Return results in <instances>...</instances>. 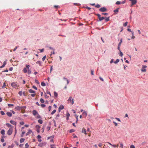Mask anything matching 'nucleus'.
<instances>
[{"mask_svg": "<svg viewBox=\"0 0 148 148\" xmlns=\"http://www.w3.org/2000/svg\"><path fill=\"white\" fill-rule=\"evenodd\" d=\"M130 1H131L132 5L135 4L137 3L136 0H131Z\"/></svg>", "mask_w": 148, "mask_h": 148, "instance_id": "8", "label": "nucleus"}, {"mask_svg": "<svg viewBox=\"0 0 148 148\" xmlns=\"http://www.w3.org/2000/svg\"><path fill=\"white\" fill-rule=\"evenodd\" d=\"M51 106H50L49 107L48 109H49V111H50L51 110Z\"/></svg>", "mask_w": 148, "mask_h": 148, "instance_id": "60", "label": "nucleus"}, {"mask_svg": "<svg viewBox=\"0 0 148 148\" xmlns=\"http://www.w3.org/2000/svg\"><path fill=\"white\" fill-rule=\"evenodd\" d=\"M11 85L12 86L15 88H16L19 86L17 84L16 82H12L11 84Z\"/></svg>", "mask_w": 148, "mask_h": 148, "instance_id": "1", "label": "nucleus"}, {"mask_svg": "<svg viewBox=\"0 0 148 148\" xmlns=\"http://www.w3.org/2000/svg\"><path fill=\"white\" fill-rule=\"evenodd\" d=\"M25 132H23L22 133V134H21V137H23V135L25 134Z\"/></svg>", "mask_w": 148, "mask_h": 148, "instance_id": "39", "label": "nucleus"}, {"mask_svg": "<svg viewBox=\"0 0 148 148\" xmlns=\"http://www.w3.org/2000/svg\"><path fill=\"white\" fill-rule=\"evenodd\" d=\"M127 30L128 31L130 32H131L132 33V31H131V29H129V28H128L127 29Z\"/></svg>", "mask_w": 148, "mask_h": 148, "instance_id": "63", "label": "nucleus"}, {"mask_svg": "<svg viewBox=\"0 0 148 148\" xmlns=\"http://www.w3.org/2000/svg\"><path fill=\"white\" fill-rule=\"evenodd\" d=\"M26 68L27 69V70H28V69H29L30 66L29 65H26Z\"/></svg>", "mask_w": 148, "mask_h": 148, "instance_id": "40", "label": "nucleus"}, {"mask_svg": "<svg viewBox=\"0 0 148 148\" xmlns=\"http://www.w3.org/2000/svg\"><path fill=\"white\" fill-rule=\"evenodd\" d=\"M113 123L114 124L115 126H117L118 125V124L116 123L114 121L113 122Z\"/></svg>", "mask_w": 148, "mask_h": 148, "instance_id": "52", "label": "nucleus"}, {"mask_svg": "<svg viewBox=\"0 0 148 148\" xmlns=\"http://www.w3.org/2000/svg\"><path fill=\"white\" fill-rule=\"evenodd\" d=\"M51 148H56L54 145H51Z\"/></svg>", "mask_w": 148, "mask_h": 148, "instance_id": "23", "label": "nucleus"}, {"mask_svg": "<svg viewBox=\"0 0 148 148\" xmlns=\"http://www.w3.org/2000/svg\"><path fill=\"white\" fill-rule=\"evenodd\" d=\"M83 116H85V117H86L87 116V113L85 111H84L82 113Z\"/></svg>", "mask_w": 148, "mask_h": 148, "instance_id": "12", "label": "nucleus"}, {"mask_svg": "<svg viewBox=\"0 0 148 148\" xmlns=\"http://www.w3.org/2000/svg\"><path fill=\"white\" fill-rule=\"evenodd\" d=\"M46 58V56H44L43 58H42V60L43 61H44L45 60Z\"/></svg>", "mask_w": 148, "mask_h": 148, "instance_id": "44", "label": "nucleus"}, {"mask_svg": "<svg viewBox=\"0 0 148 148\" xmlns=\"http://www.w3.org/2000/svg\"><path fill=\"white\" fill-rule=\"evenodd\" d=\"M64 108V107L62 105H61L59 107V108H58V110H59V112H60L61 110L63 109Z\"/></svg>", "mask_w": 148, "mask_h": 148, "instance_id": "7", "label": "nucleus"}, {"mask_svg": "<svg viewBox=\"0 0 148 148\" xmlns=\"http://www.w3.org/2000/svg\"><path fill=\"white\" fill-rule=\"evenodd\" d=\"M121 2H120V1H117L116 2V4H117V5H119L120 4H121Z\"/></svg>", "mask_w": 148, "mask_h": 148, "instance_id": "34", "label": "nucleus"}, {"mask_svg": "<svg viewBox=\"0 0 148 148\" xmlns=\"http://www.w3.org/2000/svg\"><path fill=\"white\" fill-rule=\"evenodd\" d=\"M56 112V110H53L52 112H51V114H54Z\"/></svg>", "mask_w": 148, "mask_h": 148, "instance_id": "28", "label": "nucleus"}, {"mask_svg": "<svg viewBox=\"0 0 148 148\" xmlns=\"http://www.w3.org/2000/svg\"><path fill=\"white\" fill-rule=\"evenodd\" d=\"M1 141L3 143L4 142V140L3 138H2L1 139Z\"/></svg>", "mask_w": 148, "mask_h": 148, "instance_id": "64", "label": "nucleus"}, {"mask_svg": "<svg viewBox=\"0 0 148 148\" xmlns=\"http://www.w3.org/2000/svg\"><path fill=\"white\" fill-rule=\"evenodd\" d=\"M68 101H70V102H71V104H73L74 103V102L73 101V99H72V97H70L69 98V99L68 100Z\"/></svg>", "mask_w": 148, "mask_h": 148, "instance_id": "5", "label": "nucleus"}, {"mask_svg": "<svg viewBox=\"0 0 148 148\" xmlns=\"http://www.w3.org/2000/svg\"><path fill=\"white\" fill-rule=\"evenodd\" d=\"M96 15L99 18L101 17V15L99 14H97Z\"/></svg>", "mask_w": 148, "mask_h": 148, "instance_id": "49", "label": "nucleus"}, {"mask_svg": "<svg viewBox=\"0 0 148 148\" xmlns=\"http://www.w3.org/2000/svg\"><path fill=\"white\" fill-rule=\"evenodd\" d=\"M147 67V66L146 65H143L142 69H141V71L143 72H145L146 71L145 68Z\"/></svg>", "mask_w": 148, "mask_h": 148, "instance_id": "4", "label": "nucleus"}, {"mask_svg": "<svg viewBox=\"0 0 148 148\" xmlns=\"http://www.w3.org/2000/svg\"><path fill=\"white\" fill-rule=\"evenodd\" d=\"M6 64V62L5 61L4 62L3 64V65H2V66H0V68H2L4 67L5 66V65Z\"/></svg>", "mask_w": 148, "mask_h": 148, "instance_id": "13", "label": "nucleus"}, {"mask_svg": "<svg viewBox=\"0 0 148 148\" xmlns=\"http://www.w3.org/2000/svg\"><path fill=\"white\" fill-rule=\"evenodd\" d=\"M22 92L21 91H20L18 92V94L20 96H21L22 95Z\"/></svg>", "mask_w": 148, "mask_h": 148, "instance_id": "47", "label": "nucleus"}, {"mask_svg": "<svg viewBox=\"0 0 148 148\" xmlns=\"http://www.w3.org/2000/svg\"><path fill=\"white\" fill-rule=\"evenodd\" d=\"M8 106L9 107L12 106H14V105L11 104H8Z\"/></svg>", "mask_w": 148, "mask_h": 148, "instance_id": "45", "label": "nucleus"}, {"mask_svg": "<svg viewBox=\"0 0 148 148\" xmlns=\"http://www.w3.org/2000/svg\"><path fill=\"white\" fill-rule=\"evenodd\" d=\"M50 129V127L49 126H47V131H49Z\"/></svg>", "mask_w": 148, "mask_h": 148, "instance_id": "46", "label": "nucleus"}, {"mask_svg": "<svg viewBox=\"0 0 148 148\" xmlns=\"http://www.w3.org/2000/svg\"><path fill=\"white\" fill-rule=\"evenodd\" d=\"M35 117L37 119L40 118V116L38 114H37L35 116Z\"/></svg>", "mask_w": 148, "mask_h": 148, "instance_id": "21", "label": "nucleus"}, {"mask_svg": "<svg viewBox=\"0 0 148 148\" xmlns=\"http://www.w3.org/2000/svg\"><path fill=\"white\" fill-rule=\"evenodd\" d=\"M33 115L35 116L37 114H38V113L35 110H34L32 112Z\"/></svg>", "mask_w": 148, "mask_h": 148, "instance_id": "6", "label": "nucleus"}, {"mask_svg": "<svg viewBox=\"0 0 148 148\" xmlns=\"http://www.w3.org/2000/svg\"><path fill=\"white\" fill-rule=\"evenodd\" d=\"M15 109H16L17 110H20L21 109V107H19V106H18V107H16V108H15Z\"/></svg>", "mask_w": 148, "mask_h": 148, "instance_id": "43", "label": "nucleus"}, {"mask_svg": "<svg viewBox=\"0 0 148 148\" xmlns=\"http://www.w3.org/2000/svg\"><path fill=\"white\" fill-rule=\"evenodd\" d=\"M37 138L38 139H40V138L41 137V136L40 135H38L37 136Z\"/></svg>", "mask_w": 148, "mask_h": 148, "instance_id": "58", "label": "nucleus"}, {"mask_svg": "<svg viewBox=\"0 0 148 148\" xmlns=\"http://www.w3.org/2000/svg\"><path fill=\"white\" fill-rule=\"evenodd\" d=\"M1 134L3 135H4L5 134V130H1Z\"/></svg>", "mask_w": 148, "mask_h": 148, "instance_id": "19", "label": "nucleus"}, {"mask_svg": "<svg viewBox=\"0 0 148 148\" xmlns=\"http://www.w3.org/2000/svg\"><path fill=\"white\" fill-rule=\"evenodd\" d=\"M13 132V129L12 128H10L8 131L7 134L9 135H10Z\"/></svg>", "mask_w": 148, "mask_h": 148, "instance_id": "2", "label": "nucleus"}, {"mask_svg": "<svg viewBox=\"0 0 148 148\" xmlns=\"http://www.w3.org/2000/svg\"><path fill=\"white\" fill-rule=\"evenodd\" d=\"M54 95L56 97H57L58 96L57 93L55 91L54 92Z\"/></svg>", "mask_w": 148, "mask_h": 148, "instance_id": "33", "label": "nucleus"}, {"mask_svg": "<svg viewBox=\"0 0 148 148\" xmlns=\"http://www.w3.org/2000/svg\"><path fill=\"white\" fill-rule=\"evenodd\" d=\"M25 148H28L29 146L28 143H26L25 145Z\"/></svg>", "mask_w": 148, "mask_h": 148, "instance_id": "32", "label": "nucleus"}, {"mask_svg": "<svg viewBox=\"0 0 148 148\" xmlns=\"http://www.w3.org/2000/svg\"><path fill=\"white\" fill-rule=\"evenodd\" d=\"M119 59H117L116 60V61L114 62V63L115 64H116L118 62H119Z\"/></svg>", "mask_w": 148, "mask_h": 148, "instance_id": "27", "label": "nucleus"}, {"mask_svg": "<svg viewBox=\"0 0 148 148\" xmlns=\"http://www.w3.org/2000/svg\"><path fill=\"white\" fill-rule=\"evenodd\" d=\"M35 82L36 83L38 84H40V83L38 82V81L37 80H36V79H35Z\"/></svg>", "mask_w": 148, "mask_h": 148, "instance_id": "35", "label": "nucleus"}, {"mask_svg": "<svg viewBox=\"0 0 148 148\" xmlns=\"http://www.w3.org/2000/svg\"><path fill=\"white\" fill-rule=\"evenodd\" d=\"M31 133H33L32 131L31 130H29V131L26 133V136L29 135Z\"/></svg>", "mask_w": 148, "mask_h": 148, "instance_id": "9", "label": "nucleus"}, {"mask_svg": "<svg viewBox=\"0 0 148 148\" xmlns=\"http://www.w3.org/2000/svg\"><path fill=\"white\" fill-rule=\"evenodd\" d=\"M29 92L30 93H34L35 92L33 90L30 89L29 90Z\"/></svg>", "mask_w": 148, "mask_h": 148, "instance_id": "16", "label": "nucleus"}, {"mask_svg": "<svg viewBox=\"0 0 148 148\" xmlns=\"http://www.w3.org/2000/svg\"><path fill=\"white\" fill-rule=\"evenodd\" d=\"M115 119H116V120H118L119 122H120L121 121L120 120V119L119 118H116H116H115Z\"/></svg>", "mask_w": 148, "mask_h": 148, "instance_id": "54", "label": "nucleus"}, {"mask_svg": "<svg viewBox=\"0 0 148 148\" xmlns=\"http://www.w3.org/2000/svg\"><path fill=\"white\" fill-rule=\"evenodd\" d=\"M119 143L120 144V145H121L120 147L121 148H123V144H122V143Z\"/></svg>", "mask_w": 148, "mask_h": 148, "instance_id": "50", "label": "nucleus"}, {"mask_svg": "<svg viewBox=\"0 0 148 148\" xmlns=\"http://www.w3.org/2000/svg\"><path fill=\"white\" fill-rule=\"evenodd\" d=\"M36 63L39 64L40 65H41V62L40 61H38L36 62Z\"/></svg>", "mask_w": 148, "mask_h": 148, "instance_id": "41", "label": "nucleus"}, {"mask_svg": "<svg viewBox=\"0 0 148 148\" xmlns=\"http://www.w3.org/2000/svg\"><path fill=\"white\" fill-rule=\"evenodd\" d=\"M105 18L103 17H100V18H99V21H101L102 20H103L104 19H105Z\"/></svg>", "mask_w": 148, "mask_h": 148, "instance_id": "18", "label": "nucleus"}, {"mask_svg": "<svg viewBox=\"0 0 148 148\" xmlns=\"http://www.w3.org/2000/svg\"><path fill=\"white\" fill-rule=\"evenodd\" d=\"M45 145V143H42L39 144L38 145V146L40 147H43V146H44V145Z\"/></svg>", "mask_w": 148, "mask_h": 148, "instance_id": "11", "label": "nucleus"}, {"mask_svg": "<svg viewBox=\"0 0 148 148\" xmlns=\"http://www.w3.org/2000/svg\"><path fill=\"white\" fill-rule=\"evenodd\" d=\"M27 68H24V69H23V71L24 72V73H26L27 72Z\"/></svg>", "mask_w": 148, "mask_h": 148, "instance_id": "22", "label": "nucleus"}, {"mask_svg": "<svg viewBox=\"0 0 148 148\" xmlns=\"http://www.w3.org/2000/svg\"><path fill=\"white\" fill-rule=\"evenodd\" d=\"M120 51V53L119 54V55L120 56H122L123 55V53L121 51Z\"/></svg>", "mask_w": 148, "mask_h": 148, "instance_id": "59", "label": "nucleus"}, {"mask_svg": "<svg viewBox=\"0 0 148 148\" xmlns=\"http://www.w3.org/2000/svg\"><path fill=\"white\" fill-rule=\"evenodd\" d=\"M105 18V21L106 22H107L108 21H109L110 20V19H109V17H108V18Z\"/></svg>", "mask_w": 148, "mask_h": 148, "instance_id": "31", "label": "nucleus"}, {"mask_svg": "<svg viewBox=\"0 0 148 148\" xmlns=\"http://www.w3.org/2000/svg\"><path fill=\"white\" fill-rule=\"evenodd\" d=\"M38 122L39 123H40L41 124H42L43 123L41 119H39L38 121Z\"/></svg>", "mask_w": 148, "mask_h": 148, "instance_id": "20", "label": "nucleus"}, {"mask_svg": "<svg viewBox=\"0 0 148 148\" xmlns=\"http://www.w3.org/2000/svg\"><path fill=\"white\" fill-rule=\"evenodd\" d=\"M91 74L92 75H94V73H93L94 71H93V70H91Z\"/></svg>", "mask_w": 148, "mask_h": 148, "instance_id": "53", "label": "nucleus"}, {"mask_svg": "<svg viewBox=\"0 0 148 148\" xmlns=\"http://www.w3.org/2000/svg\"><path fill=\"white\" fill-rule=\"evenodd\" d=\"M36 95V94H31V96H32L33 97H34Z\"/></svg>", "mask_w": 148, "mask_h": 148, "instance_id": "55", "label": "nucleus"}, {"mask_svg": "<svg viewBox=\"0 0 148 148\" xmlns=\"http://www.w3.org/2000/svg\"><path fill=\"white\" fill-rule=\"evenodd\" d=\"M25 139L23 138H21L20 140V142L21 143H22L24 142L25 141Z\"/></svg>", "mask_w": 148, "mask_h": 148, "instance_id": "17", "label": "nucleus"}, {"mask_svg": "<svg viewBox=\"0 0 148 148\" xmlns=\"http://www.w3.org/2000/svg\"><path fill=\"white\" fill-rule=\"evenodd\" d=\"M127 22H126L124 24V26H127Z\"/></svg>", "mask_w": 148, "mask_h": 148, "instance_id": "61", "label": "nucleus"}, {"mask_svg": "<svg viewBox=\"0 0 148 148\" xmlns=\"http://www.w3.org/2000/svg\"><path fill=\"white\" fill-rule=\"evenodd\" d=\"M27 72L28 74L29 75L31 74V71L29 69H28V70H27Z\"/></svg>", "mask_w": 148, "mask_h": 148, "instance_id": "24", "label": "nucleus"}, {"mask_svg": "<svg viewBox=\"0 0 148 148\" xmlns=\"http://www.w3.org/2000/svg\"><path fill=\"white\" fill-rule=\"evenodd\" d=\"M36 127L37 129L38 128H40V126L38 125H36Z\"/></svg>", "mask_w": 148, "mask_h": 148, "instance_id": "62", "label": "nucleus"}, {"mask_svg": "<svg viewBox=\"0 0 148 148\" xmlns=\"http://www.w3.org/2000/svg\"><path fill=\"white\" fill-rule=\"evenodd\" d=\"M45 105L44 104H42L41 106L42 108H44L45 106Z\"/></svg>", "mask_w": 148, "mask_h": 148, "instance_id": "48", "label": "nucleus"}, {"mask_svg": "<svg viewBox=\"0 0 148 148\" xmlns=\"http://www.w3.org/2000/svg\"><path fill=\"white\" fill-rule=\"evenodd\" d=\"M132 38L134 39L135 38V36H134V32H132Z\"/></svg>", "mask_w": 148, "mask_h": 148, "instance_id": "38", "label": "nucleus"}, {"mask_svg": "<svg viewBox=\"0 0 148 148\" xmlns=\"http://www.w3.org/2000/svg\"><path fill=\"white\" fill-rule=\"evenodd\" d=\"M130 148H135V146L133 145H131L130 146Z\"/></svg>", "mask_w": 148, "mask_h": 148, "instance_id": "51", "label": "nucleus"}, {"mask_svg": "<svg viewBox=\"0 0 148 148\" xmlns=\"http://www.w3.org/2000/svg\"><path fill=\"white\" fill-rule=\"evenodd\" d=\"M99 11L101 12H106L107 11V9L105 7H103L101 8L99 10Z\"/></svg>", "mask_w": 148, "mask_h": 148, "instance_id": "3", "label": "nucleus"}, {"mask_svg": "<svg viewBox=\"0 0 148 148\" xmlns=\"http://www.w3.org/2000/svg\"><path fill=\"white\" fill-rule=\"evenodd\" d=\"M20 124L22 125H23L24 124V122L22 121V122H20Z\"/></svg>", "mask_w": 148, "mask_h": 148, "instance_id": "56", "label": "nucleus"}, {"mask_svg": "<svg viewBox=\"0 0 148 148\" xmlns=\"http://www.w3.org/2000/svg\"><path fill=\"white\" fill-rule=\"evenodd\" d=\"M119 8H117L116 10H114V12L115 13L116 12L117 13L119 11Z\"/></svg>", "mask_w": 148, "mask_h": 148, "instance_id": "25", "label": "nucleus"}, {"mask_svg": "<svg viewBox=\"0 0 148 148\" xmlns=\"http://www.w3.org/2000/svg\"><path fill=\"white\" fill-rule=\"evenodd\" d=\"M41 85L43 86H46L45 84L43 82H42L41 83Z\"/></svg>", "mask_w": 148, "mask_h": 148, "instance_id": "26", "label": "nucleus"}, {"mask_svg": "<svg viewBox=\"0 0 148 148\" xmlns=\"http://www.w3.org/2000/svg\"><path fill=\"white\" fill-rule=\"evenodd\" d=\"M6 114L9 117L11 116L12 115V113L10 112H7Z\"/></svg>", "mask_w": 148, "mask_h": 148, "instance_id": "15", "label": "nucleus"}, {"mask_svg": "<svg viewBox=\"0 0 148 148\" xmlns=\"http://www.w3.org/2000/svg\"><path fill=\"white\" fill-rule=\"evenodd\" d=\"M0 113L2 115H3L5 114V113H4V112L3 111H1Z\"/></svg>", "mask_w": 148, "mask_h": 148, "instance_id": "37", "label": "nucleus"}, {"mask_svg": "<svg viewBox=\"0 0 148 148\" xmlns=\"http://www.w3.org/2000/svg\"><path fill=\"white\" fill-rule=\"evenodd\" d=\"M5 86H6L5 83V82H4L3 83V85L2 87V88H4L5 87Z\"/></svg>", "mask_w": 148, "mask_h": 148, "instance_id": "42", "label": "nucleus"}, {"mask_svg": "<svg viewBox=\"0 0 148 148\" xmlns=\"http://www.w3.org/2000/svg\"><path fill=\"white\" fill-rule=\"evenodd\" d=\"M46 93H47V94H49V95H50V96H51V94L50 92H49V91H48V90H47V91H46Z\"/></svg>", "mask_w": 148, "mask_h": 148, "instance_id": "57", "label": "nucleus"}, {"mask_svg": "<svg viewBox=\"0 0 148 148\" xmlns=\"http://www.w3.org/2000/svg\"><path fill=\"white\" fill-rule=\"evenodd\" d=\"M10 122L13 125H16V122L14 121L11 120L10 121Z\"/></svg>", "mask_w": 148, "mask_h": 148, "instance_id": "14", "label": "nucleus"}, {"mask_svg": "<svg viewBox=\"0 0 148 148\" xmlns=\"http://www.w3.org/2000/svg\"><path fill=\"white\" fill-rule=\"evenodd\" d=\"M100 5L98 4H97V5H96L95 6V7H96V8H99L100 7Z\"/></svg>", "mask_w": 148, "mask_h": 148, "instance_id": "36", "label": "nucleus"}, {"mask_svg": "<svg viewBox=\"0 0 148 148\" xmlns=\"http://www.w3.org/2000/svg\"><path fill=\"white\" fill-rule=\"evenodd\" d=\"M82 132L84 133L86 135L87 134V133L86 132V130L85 128H83L82 129Z\"/></svg>", "mask_w": 148, "mask_h": 148, "instance_id": "10", "label": "nucleus"}, {"mask_svg": "<svg viewBox=\"0 0 148 148\" xmlns=\"http://www.w3.org/2000/svg\"><path fill=\"white\" fill-rule=\"evenodd\" d=\"M40 101L42 103H44V102H45V101H44V100L43 99L41 98L40 99Z\"/></svg>", "mask_w": 148, "mask_h": 148, "instance_id": "30", "label": "nucleus"}, {"mask_svg": "<svg viewBox=\"0 0 148 148\" xmlns=\"http://www.w3.org/2000/svg\"><path fill=\"white\" fill-rule=\"evenodd\" d=\"M6 125L8 127H12V126L11 125V124L8 123H6Z\"/></svg>", "mask_w": 148, "mask_h": 148, "instance_id": "29", "label": "nucleus"}]
</instances>
